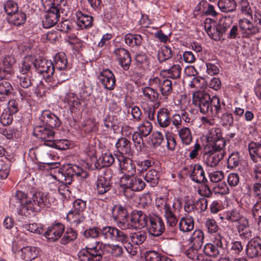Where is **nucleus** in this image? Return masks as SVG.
<instances>
[{"mask_svg":"<svg viewBox=\"0 0 261 261\" xmlns=\"http://www.w3.org/2000/svg\"><path fill=\"white\" fill-rule=\"evenodd\" d=\"M232 23V18L230 16H224L220 19L219 23L217 24L218 29H220V32L222 34L226 33L228 28H230Z\"/></svg>","mask_w":261,"mask_h":261,"instance_id":"obj_50","label":"nucleus"},{"mask_svg":"<svg viewBox=\"0 0 261 261\" xmlns=\"http://www.w3.org/2000/svg\"><path fill=\"white\" fill-rule=\"evenodd\" d=\"M64 230V226L61 223H56L48 227L44 233L45 237L50 242H55L62 236Z\"/></svg>","mask_w":261,"mask_h":261,"instance_id":"obj_14","label":"nucleus"},{"mask_svg":"<svg viewBox=\"0 0 261 261\" xmlns=\"http://www.w3.org/2000/svg\"><path fill=\"white\" fill-rule=\"evenodd\" d=\"M204 238L203 231L200 229H196L188 239V244L196 248H201Z\"/></svg>","mask_w":261,"mask_h":261,"instance_id":"obj_29","label":"nucleus"},{"mask_svg":"<svg viewBox=\"0 0 261 261\" xmlns=\"http://www.w3.org/2000/svg\"><path fill=\"white\" fill-rule=\"evenodd\" d=\"M66 219L73 226H77L84 222L85 217L83 213H76L70 211L67 214Z\"/></svg>","mask_w":261,"mask_h":261,"instance_id":"obj_44","label":"nucleus"},{"mask_svg":"<svg viewBox=\"0 0 261 261\" xmlns=\"http://www.w3.org/2000/svg\"><path fill=\"white\" fill-rule=\"evenodd\" d=\"M63 101L71 113H75L79 110L81 102L78 96L74 93L69 92L66 94Z\"/></svg>","mask_w":261,"mask_h":261,"instance_id":"obj_23","label":"nucleus"},{"mask_svg":"<svg viewBox=\"0 0 261 261\" xmlns=\"http://www.w3.org/2000/svg\"><path fill=\"white\" fill-rule=\"evenodd\" d=\"M35 60L32 56L25 57L19 68V72L21 74H29L30 70L33 66L35 67Z\"/></svg>","mask_w":261,"mask_h":261,"instance_id":"obj_39","label":"nucleus"},{"mask_svg":"<svg viewBox=\"0 0 261 261\" xmlns=\"http://www.w3.org/2000/svg\"><path fill=\"white\" fill-rule=\"evenodd\" d=\"M178 226L179 230L183 232L192 231L194 227L193 218L189 215H186L180 219Z\"/></svg>","mask_w":261,"mask_h":261,"instance_id":"obj_28","label":"nucleus"},{"mask_svg":"<svg viewBox=\"0 0 261 261\" xmlns=\"http://www.w3.org/2000/svg\"><path fill=\"white\" fill-rule=\"evenodd\" d=\"M77 233L75 231L71 228L67 229L65 233L61 240L62 244H66L70 241L75 240L76 238Z\"/></svg>","mask_w":261,"mask_h":261,"instance_id":"obj_64","label":"nucleus"},{"mask_svg":"<svg viewBox=\"0 0 261 261\" xmlns=\"http://www.w3.org/2000/svg\"><path fill=\"white\" fill-rule=\"evenodd\" d=\"M53 65L54 69H66L67 59L65 54H57L54 57Z\"/></svg>","mask_w":261,"mask_h":261,"instance_id":"obj_40","label":"nucleus"},{"mask_svg":"<svg viewBox=\"0 0 261 261\" xmlns=\"http://www.w3.org/2000/svg\"><path fill=\"white\" fill-rule=\"evenodd\" d=\"M248 150L251 158L254 162L261 159V143L252 142L248 144Z\"/></svg>","mask_w":261,"mask_h":261,"instance_id":"obj_37","label":"nucleus"},{"mask_svg":"<svg viewBox=\"0 0 261 261\" xmlns=\"http://www.w3.org/2000/svg\"><path fill=\"white\" fill-rule=\"evenodd\" d=\"M206 139L209 147L213 150L220 151L225 146V140L222 137L220 128H211L206 134Z\"/></svg>","mask_w":261,"mask_h":261,"instance_id":"obj_5","label":"nucleus"},{"mask_svg":"<svg viewBox=\"0 0 261 261\" xmlns=\"http://www.w3.org/2000/svg\"><path fill=\"white\" fill-rule=\"evenodd\" d=\"M142 137L143 136L138 132L134 133L132 136L134 145L138 151H142L144 148Z\"/></svg>","mask_w":261,"mask_h":261,"instance_id":"obj_60","label":"nucleus"},{"mask_svg":"<svg viewBox=\"0 0 261 261\" xmlns=\"http://www.w3.org/2000/svg\"><path fill=\"white\" fill-rule=\"evenodd\" d=\"M210 154L206 158V163L210 167H215L224 156L223 149L220 151H215L212 149L210 151Z\"/></svg>","mask_w":261,"mask_h":261,"instance_id":"obj_31","label":"nucleus"},{"mask_svg":"<svg viewBox=\"0 0 261 261\" xmlns=\"http://www.w3.org/2000/svg\"><path fill=\"white\" fill-rule=\"evenodd\" d=\"M67 174L71 175V179L74 176L80 177L82 178H86L88 174L86 170L79 165L75 164H68L67 166Z\"/></svg>","mask_w":261,"mask_h":261,"instance_id":"obj_33","label":"nucleus"},{"mask_svg":"<svg viewBox=\"0 0 261 261\" xmlns=\"http://www.w3.org/2000/svg\"><path fill=\"white\" fill-rule=\"evenodd\" d=\"M13 90L12 85L7 81H0V94L8 96Z\"/></svg>","mask_w":261,"mask_h":261,"instance_id":"obj_61","label":"nucleus"},{"mask_svg":"<svg viewBox=\"0 0 261 261\" xmlns=\"http://www.w3.org/2000/svg\"><path fill=\"white\" fill-rule=\"evenodd\" d=\"M152 130V123L148 120L142 122L138 126V133L144 137L148 136Z\"/></svg>","mask_w":261,"mask_h":261,"instance_id":"obj_49","label":"nucleus"},{"mask_svg":"<svg viewBox=\"0 0 261 261\" xmlns=\"http://www.w3.org/2000/svg\"><path fill=\"white\" fill-rule=\"evenodd\" d=\"M125 43L130 47L141 45L143 38L139 34H127L124 37Z\"/></svg>","mask_w":261,"mask_h":261,"instance_id":"obj_42","label":"nucleus"},{"mask_svg":"<svg viewBox=\"0 0 261 261\" xmlns=\"http://www.w3.org/2000/svg\"><path fill=\"white\" fill-rule=\"evenodd\" d=\"M145 179L147 182H149L151 186H154L158 182L157 172L154 169L149 170L146 174Z\"/></svg>","mask_w":261,"mask_h":261,"instance_id":"obj_62","label":"nucleus"},{"mask_svg":"<svg viewBox=\"0 0 261 261\" xmlns=\"http://www.w3.org/2000/svg\"><path fill=\"white\" fill-rule=\"evenodd\" d=\"M240 9L243 15L251 18H252V11L248 0H241Z\"/></svg>","mask_w":261,"mask_h":261,"instance_id":"obj_57","label":"nucleus"},{"mask_svg":"<svg viewBox=\"0 0 261 261\" xmlns=\"http://www.w3.org/2000/svg\"><path fill=\"white\" fill-rule=\"evenodd\" d=\"M115 54L119 64L124 70H127L131 63V58L128 51L123 48H117Z\"/></svg>","mask_w":261,"mask_h":261,"instance_id":"obj_19","label":"nucleus"},{"mask_svg":"<svg viewBox=\"0 0 261 261\" xmlns=\"http://www.w3.org/2000/svg\"><path fill=\"white\" fill-rule=\"evenodd\" d=\"M133 244L135 245L142 244L146 239V234L144 231H140L133 233L130 236Z\"/></svg>","mask_w":261,"mask_h":261,"instance_id":"obj_56","label":"nucleus"},{"mask_svg":"<svg viewBox=\"0 0 261 261\" xmlns=\"http://www.w3.org/2000/svg\"><path fill=\"white\" fill-rule=\"evenodd\" d=\"M46 145L59 150H66L69 148L70 143L69 141L65 139L56 140L50 143H46Z\"/></svg>","mask_w":261,"mask_h":261,"instance_id":"obj_51","label":"nucleus"},{"mask_svg":"<svg viewBox=\"0 0 261 261\" xmlns=\"http://www.w3.org/2000/svg\"><path fill=\"white\" fill-rule=\"evenodd\" d=\"M115 146L119 154H129L131 152V143L124 137H121L117 140Z\"/></svg>","mask_w":261,"mask_h":261,"instance_id":"obj_32","label":"nucleus"},{"mask_svg":"<svg viewBox=\"0 0 261 261\" xmlns=\"http://www.w3.org/2000/svg\"><path fill=\"white\" fill-rule=\"evenodd\" d=\"M149 84L150 86L158 88L164 96L167 97L172 92L173 84L168 79L153 77L149 79Z\"/></svg>","mask_w":261,"mask_h":261,"instance_id":"obj_9","label":"nucleus"},{"mask_svg":"<svg viewBox=\"0 0 261 261\" xmlns=\"http://www.w3.org/2000/svg\"><path fill=\"white\" fill-rule=\"evenodd\" d=\"M54 178L63 184L70 185L72 181L71 175L67 174V168L65 171H62L58 169V172L54 175Z\"/></svg>","mask_w":261,"mask_h":261,"instance_id":"obj_48","label":"nucleus"},{"mask_svg":"<svg viewBox=\"0 0 261 261\" xmlns=\"http://www.w3.org/2000/svg\"><path fill=\"white\" fill-rule=\"evenodd\" d=\"M172 53L171 48L165 45L163 46L158 53V58L160 62H163L172 57Z\"/></svg>","mask_w":261,"mask_h":261,"instance_id":"obj_55","label":"nucleus"},{"mask_svg":"<svg viewBox=\"0 0 261 261\" xmlns=\"http://www.w3.org/2000/svg\"><path fill=\"white\" fill-rule=\"evenodd\" d=\"M246 253L251 258L261 256V239H253L249 242L246 246Z\"/></svg>","mask_w":261,"mask_h":261,"instance_id":"obj_18","label":"nucleus"},{"mask_svg":"<svg viewBox=\"0 0 261 261\" xmlns=\"http://www.w3.org/2000/svg\"><path fill=\"white\" fill-rule=\"evenodd\" d=\"M4 9L8 16L19 11L17 4L13 1H8L4 5Z\"/></svg>","mask_w":261,"mask_h":261,"instance_id":"obj_59","label":"nucleus"},{"mask_svg":"<svg viewBox=\"0 0 261 261\" xmlns=\"http://www.w3.org/2000/svg\"><path fill=\"white\" fill-rule=\"evenodd\" d=\"M26 20L25 14L19 11L14 14L8 16V21L11 25L19 26L23 24Z\"/></svg>","mask_w":261,"mask_h":261,"instance_id":"obj_36","label":"nucleus"},{"mask_svg":"<svg viewBox=\"0 0 261 261\" xmlns=\"http://www.w3.org/2000/svg\"><path fill=\"white\" fill-rule=\"evenodd\" d=\"M181 67L179 64H173L168 69H164L162 72L167 75V77L172 79L180 77Z\"/></svg>","mask_w":261,"mask_h":261,"instance_id":"obj_43","label":"nucleus"},{"mask_svg":"<svg viewBox=\"0 0 261 261\" xmlns=\"http://www.w3.org/2000/svg\"><path fill=\"white\" fill-rule=\"evenodd\" d=\"M100 237L105 240L116 241L125 244L129 240L126 233L112 226H106L100 229Z\"/></svg>","mask_w":261,"mask_h":261,"instance_id":"obj_6","label":"nucleus"},{"mask_svg":"<svg viewBox=\"0 0 261 261\" xmlns=\"http://www.w3.org/2000/svg\"><path fill=\"white\" fill-rule=\"evenodd\" d=\"M141 90V97L147 101L154 102L159 97V93L150 87H145L142 88Z\"/></svg>","mask_w":261,"mask_h":261,"instance_id":"obj_35","label":"nucleus"},{"mask_svg":"<svg viewBox=\"0 0 261 261\" xmlns=\"http://www.w3.org/2000/svg\"><path fill=\"white\" fill-rule=\"evenodd\" d=\"M205 226L209 233H217L219 229L217 222L213 219H207L205 222Z\"/></svg>","mask_w":261,"mask_h":261,"instance_id":"obj_63","label":"nucleus"},{"mask_svg":"<svg viewBox=\"0 0 261 261\" xmlns=\"http://www.w3.org/2000/svg\"><path fill=\"white\" fill-rule=\"evenodd\" d=\"M61 13L57 11L55 8H49L45 12L44 18L42 20V24L45 28L54 27L59 21Z\"/></svg>","mask_w":261,"mask_h":261,"instance_id":"obj_17","label":"nucleus"},{"mask_svg":"<svg viewBox=\"0 0 261 261\" xmlns=\"http://www.w3.org/2000/svg\"><path fill=\"white\" fill-rule=\"evenodd\" d=\"M147 224L148 232L154 237L161 236L165 230L164 223L162 218L157 216H150Z\"/></svg>","mask_w":261,"mask_h":261,"instance_id":"obj_11","label":"nucleus"},{"mask_svg":"<svg viewBox=\"0 0 261 261\" xmlns=\"http://www.w3.org/2000/svg\"><path fill=\"white\" fill-rule=\"evenodd\" d=\"M181 208V202L179 198H175L173 201L172 206H167L164 216L167 224L170 227H174L178 222V219L175 213L178 212Z\"/></svg>","mask_w":261,"mask_h":261,"instance_id":"obj_10","label":"nucleus"},{"mask_svg":"<svg viewBox=\"0 0 261 261\" xmlns=\"http://www.w3.org/2000/svg\"><path fill=\"white\" fill-rule=\"evenodd\" d=\"M120 190L124 195L129 197L133 191H140L145 187V184L140 177L134 175L122 176L120 180Z\"/></svg>","mask_w":261,"mask_h":261,"instance_id":"obj_2","label":"nucleus"},{"mask_svg":"<svg viewBox=\"0 0 261 261\" xmlns=\"http://www.w3.org/2000/svg\"><path fill=\"white\" fill-rule=\"evenodd\" d=\"M239 24L242 35L244 37H248L250 36L255 35L260 31L259 27L254 25L250 20L246 18L240 20Z\"/></svg>","mask_w":261,"mask_h":261,"instance_id":"obj_15","label":"nucleus"},{"mask_svg":"<svg viewBox=\"0 0 261 261\" xmlns=\"http://www.w3.org/2000/svg\"><path fill=\"white\" fill-rule=\"evenodd\" d=\"M238 231L241 238L249 239L252 237V231L249 226L248 221L246 218H242L237 226Z\"/></svg>","mask_w":261,"mask_h":261,"instance_id":"obj_30","label":"nucleus"},{"mask_svg":"<svg viewBox=\"0 0 261 261\" xmlns=\"http://www.w3.org/2000/svg\"><path fill=\"white\" fill-rule=\"evenodd\" d=\"M126 208L121 205H115L113 208V215L117 223L127 216Z\"/></svg>","mask_w":261,"mask_h":261,"instance_id":"obj_47","label":"nucleus"},{"mask_svg":"<svg viewBox=\"0 0 261 261\" xmlns=\"http://www.w3.org/2000/svg\"><path fill=\"white\" fill-rule=\"evenodd\" d=\"M214 107V116L220 119L221 124L223 126H230L233 124V118L232 114L225 109V103L217 96H213L212 100Z\"/></svg>","mask_w":261,"mask_h":261,"instance_id":"obj_4","label":"nucleus"},{"mask_svg":"<svg viewBox=\"0 0 261 261\" xmlns=\"http://www.w3.org/2000/svg\"><path fill=\"white\" fill-rule=\"evenodd\" d=\"M171 111L167 108H161L157 114V121L159 126L163 128L169 126L171 123Z\"/></svg>","mask_w":261,"mask_h":261,"instance_id":"obj_24","label":"nucleus"},{"mask_svg":"<svg viewBox=\"0 0 261 261\" xmlns=\"http://www.w3.org/2000/svg\"><path fill=\"white\" fill-rule=\"evenodd\" d=\"M236 3L234 0H219L218 6L222 12H232L236 9Z\"/></svg>","mask_w":261,"mask_h":261,"instance_id":"obj_46","label":"nucleus"},{"mask_svg":"<svg viewBox=\"0 0 261 261\" xmlns=\"http://www.w3.org/2000/svg\"><path fill=\"white\" fill-rule=\"evenodd\" d=\"M221 250H222V249L217 247L211 243L205 244L203 248V251L205 254L213 257L217 256L220 253Z\"/></svg>","mask_w":261,"mask_h":261,"instance_id":"obj_52","label":"nucleus"},{"mask_svg":"<svg viewBox=\"0 0 261 261\" xmlns=\"http://www.w3.org/2000/svg\"><path fill=\"white\" fill-rule=\"evenodd\" d=\"M50 8L57 9V11L61 13H65L69 9L67 0H53V6Z\"/></svg>","mask_w":261,"mask_h":261,"instance_id":"obj_54","label":"nucleus"},{"mask_svg":"<svg viewBox=\"0 0 261 261\" xmlns=\"http://www.w3.org/2000/svg\"><path fill=\"white\" fill-rule=\"evenodd\" d=\"M40 119L51 128L57 127L60 125L59 118L48 110H45L42 112Z\"/></svg>","mask_w":261,"mask_h":261,"instance_id":"obj_20","label":"nucleus"},{"mask_svg":"<svg viewBox=\"0 0 261 261\" xmlns=\"http://www.w3.org/2000/svg\"><path fill=\"white\" fill-rule=\"evenodd\" d=\"M189 174L191 179L195 182L201 183L207 181L204 171L200 165L195 164L193 167H191Z\"/></svg>","mask_w":261,"mask_h":261,"instance_id":"obj_21","label":"nucleus"},{"mask_svg":"<svg viewBox=\"0 0 261 261\" xmlns=\"http://www.w3.org/2000/svg\"><path fill=\"white\" fill-rule=\"evenodd\" d=\"M77 25L81 29H88L92 27L93 17L88 14H84L81 11H77L75 13Z\"/></svg>","mask_w":261,"mask_h":261,"instance_id":"obj_25","label":"nucleus"},{"mask_svg":"<svg viewBox=\"0 0 261 261\" xmlns=\"http://www.w3.org/2000/svg\"><path fill=\"white\" fill-rule=\"evenodd\" d=\"M15 197L22 208H25L29 211V206L30 205V199L27 198V195L24 192L18 191L15 194Z\"/></svg>","mask_w":261,"mask_h":261,"instance_id":"obj_53","label":"nucleus"},{"mask_svg":"<svg viewBox=\"0 0 261 261\" xmlns=\"http://www.w3.org/2000/svg\"><path fill=\"white\" fill-rule=\"evenodd\" d=\"M16 60L12 56H6L3 60L4 70L6 72V78H9V76L13 73V66L15 63Z\"/></svg>","mask_w":261,"mask_h":261,"instance_id":"obj_45","label":"nucleus"},{"mask_svg":"<svg viewBox=\"0 0 261 261\" xmlns=\"http://www.w3.org/2000/svg\"><path fill=\"white\" fill-rule=\"evenodd\" d=\"M29 211L38 212L44 206H49L50 201L47 194L41 192H35L30 199Z\"/></svg>","mask_w":261,"mask_h":261,"instance_id":"obj_8","label":"nucleus"},{"mask_svg":"<svg viewBox=\"0 0 261 261\" xmlns=\"http://www.w3.org/2000/svg\"><path fill=\"white\" fill-rule=\"evenodd\" d=\"M102 248L115 257H120L123 254V248L119 245L104 244L101 242L95 241L88 244L79 252V258L81 261H99L102 258Z\"/></svg>","mask_w":261,"mask_h":261,"instance_id":"obj_1","label":"nucleus"},{"mask_svg":"<svg viewBox=\"0 0 261 261\" xmlns=\"http://www.w3.org/2000/svg\"><path fill=\"white\" fill-rule=\"evenodd\" d=\"M224 216L227 220L232 222H239L241 219L244 218L241 216L238 211L236 209H233L226 212Z\"/></svg>","mask_w":261,"mask_h":261,"instance_id":"obj_58","label":"nucleus"},{"mask_svg":"<svg viewBox=\"0 0 261 261\" xmlns=\"http://www.w3.org/2000/svg\"><path fill=\"white\" fill-rule=\"evenodd\" d=\"M21 257L25 261H31L37 258L39 254V249L34 246H26L20 250Z\"/></svg>","mask_w":261,"mask_h":261,"instance_id":"obj_27","label":"nucleus"},{"mask_svg":"<svg viewBox=\"0 0 261 261\" xmlns=\"http://www.w3.org/2000/svg\"><path fill=\"white\" fill-rule=\"evenodd\" d=\"M178 135L183 144L189 145L192 141V132L188 127L178 128Z\"/></svg>","mask_w":261,"mask_h":261,"instance_id":"obj_38","label":"nucleus"},{"mask_svg":"<svg viewBox=\"0 0 261 261\" xmlns=\"http://www.w3.org/2000/svg\"><path fill=\"white\" fill-rule=\"evenodd\" d=\"M35 67L38 72L42 75L46 82L49 84L53 80V75L55 72V69L51 61L45 59L35 60Z\"/></svg>","mask_w":261,"mask_h":261,"instance_id":"obj_7","label":"nucleus"},{"mask_svg":"<svg viewBox=\"0 0 261 261\" xmlns=\"http://www.w3.org/2000/svg\"><path fill=\"white\" fill-rule=\"evenodd\" d=\"M98 79L105 89H114L116 79L113 73L109 69L102 70L98 75Z\"/></svg>","mask_w":261,"mask_h":261,"instance_id":"obj_13","label":"nucleus"},{"mask_svg":"<svg viewBox=\"0 0 261 261\" xmlns=\"http://www.w3.org/2000/svg\"><path fill=\"white\" fill-rule=\"evenodd\" d=\"M133 229H141L146 226L148 218L140 211H134L130 214Z\"/></svg>","mask_w":261,"mask_h":261,"instance_id":"obj_16","label":"nucleus"},{"mask_svg":"<svg viewBox=\"0 0 261 261\" xmlns=\"http://www.w3.org/2000/svg\"><path fill=\"white\" fill-rule=\"evenodd\" d=\"M116 156L119 163L120 171L124 174L123 176L135 175L136 167L133 161L122 154Z\"/></svg>","mask_w":261,"mask_h":261,"instance_id":"obj_12","label":"nucleus"},{"mask_svg":"<svg viewBox=\"0 0 261 261\" xmlns=\"http://www.w3.org/2000/svg\"><path fill=\"white\" fill-rule=\"evenodd\" d=\"M69 79V75L66 72V69H55V72L53 75V80L49 83V86L54 88L58 84H61Z\"/></svg>","mask_w":261,"mask_h":261,"instance_id":"obj_26","label":"nucleus"},{"mask_svg":"<svg viewBox=\"0 0 261 261\" xmlns=\"http://www.w3.org/2000/svg\"><path fill=\"white\" fill-rule=\"evenodd\" d=\"M110 181L105 177L100 176L98 177L95 191L99 195H103L111 189Z\"/></svg>","mask_w":261,"mask_h":261,"instance_id":"obj_34","label":"nucleus"},{"mask_svg":"<svg viewBox=\"0 0 261 261\" xmlns=\"http://www.w3.org/2000/svg\"><path fill=\"white\" fill-rule=\"evenodd\" d=\"M213 97L203 91L193 92L192 102L195 107H198L200 112L204 114L212 115L214 113V107L212 100Z\"/></svg>","mask_w":261,"mask_h":261,"instance_id":"obj_3","label":"nucleus"},{"mask_svg":"<svg viewBox=\"0 0 261 261\" xmlns=\"http://www.w3.org/2000/svg\"><path fill=\"white\" fill-rule=\"evenodd\" d=\"M115 161L114 156L110 152H107L102 153L97 160V163L99 168L109 167L111 166Z\"/></svg>","mask_w":261,"mask_h":261,"instance_id":"obj_41","label":"nucleus"},{"mask_svg":"<svg viewBox=\"0 0 261 261\" xmlns=\"http://www.w3.org/2000/svg\"><path fill=\"white\" fill-rule=\"evenodd\" d=\"M34 133L36 136L44 141V144L52 142L55 132L52 128H48L44 126H37L34 129Z\"/></svg>","mask_w":261,"mask_h":261,"instance_id":"obj_22","label":"nucleus"}]
</instances>
